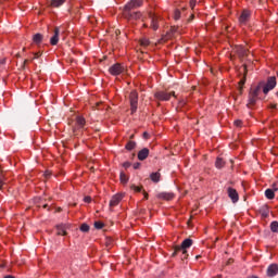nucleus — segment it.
<instances>
[{
  "instance_id": "obj_1",
  "label": "nucleus",
  "mask_w": 278,
  "mask_h": 278,
  "mask_svg": "<svg viewBox=\"0 0 278 278\" xmlns=\"http://www.w3.org/2000/svg\"><path fill=\"white\" fill-rule=\"evenodd\" d=\"M193 241L190 238L185 239L180 245L174 247V252L172 254V257H175L180 251H182L184 257H188V250L190 247H192Z\"/></svg>"
},
{
  "instance_id": "obj_2",
  "label": "nucleus",
  "mask_w": 278,
  "mask_h": 278,
  "mask_svg": "<svg viewBox=\"0 0 278 278\" xmlns=\"http://www.w3.org/2000/svg\"><path fill=\"white\" fill-rule=\"evenodd\" d=\"M276 86H277V77L269 76L266 83L263 81V92L265 94H268L270 90H275Z\"/></svg>"
},
{
  "instance_id": "obj_3",
  "label": "nucleus",
  "mask_w": 278,
  "mask_h": 278,
  "mask_svg": "<svg viewBox=\"0 0 278 278\" xmlns=\"http://www.w3.org/2000/svg\"><path fill=\"white\" fill-rule=\"evenodd\" d=\"M129 101H130V112L131 114H136L138 111V91L134 90L129 94Z\"/></svg>"
},
{
  "instance_id": "obj_4",
  "label": "nucleus",
  "mask_w": 278,
  "mask_h": 278,
  "mask_svg": "<svg viewBox=\"0 0 278 278\" xmlns=\"http://www.w3.org/2000/svg\"><path fill=\"white\" fill-rule=\"evenodd\" d=\"M154 97L157 101H170L172 97H177V96H175V91H172V92L157 91L154 93Z\"/></svg>"
},
{
  "instance_id": "obj_5",
  "label": "nucleus",
  "mask_w": 278,
  "mask_h": 278,
  "mask_svg": "<svg viewBox=\"0 0 278 278\" xmlns=\"http://www.w3.org/2000/svg\"><path fill=\"white\" fill-rule=\"evenodd\" d=\"M109 73L116 77L122 75V73H125V66H123L121 63H115L109 68Z\"/></svg>"
},
{
  "instance_id": "obj_6",
  "label": "nucleus",
  "mask_w": 278,
  "mask_h": 278,
  "mask_svg": "<svg viewBox=\"0 0 278 278\" xmlns=\"http://www.w3.org/2000/svg\"><path fill=\"white\" fill-rule=\"evenodd\" d=\"M142 7V0H130L125 7L124 12H134L137 8Z\"/></svg>"
},
{
  "instance_id": "obj_7",
  "label": "nucleus",
  "mask_w": 278,
  "mask_h": 278,
  "mask_svg": "<svg viewBox=\"0 0 278 278\" xmlns=\"http://www.w3.org/2000/svg\"><path fill=\"white\" fill-rule=\"evenodd\" d=\"M124 18L127 21H139V18H142V13L140 11H124Z\"/></svg>"
},
{
  "instance_id": "obj_8",
  "label": "nucleus",
  "mask_w": 278,
  "mask_h": 278,
  "mask_svg": "<svg viewBox=\"0 0 278 278\" xmlns=\"http://www.w3.org/2000/svg\"><path fill=\"white\" fill-rule=\"evenodd\" d=\"M227 194L232 203H238V201H240V195L238 194V191L236 189L228 187Z\"/></svg>"
},
{
  "instance_id": "obj_9",
  "label": "nucleus",
  "mask_w": 278,
  "mask_h": 278,
  "mask_svg": "<svg viewBox=\"0 0 278 278\" xmlns=\"http://www.w3.org/2000/svg\"><path fill=\"white\" fill-rule=\"evenodd\" d=\"M250 18H251V12L249 10H243L241 15L239 16L240 25H247Z\"/></svg>"
},
{
  "instance_id": "obj_10",
  "label": "nucleus",
  "mask_w": 278,
  "mask_h": 278,
  "mask_svg": "<svg viewBox=\"0 0 278 278\" xmlns=\"http://www.w3.org/2000/svg\"><path fill=\"white\" fill-rule=\"evenodd\" d=\"M58 42H60V27L54 28V35L50 38V45H52V47H55Z\"/></svg>"
},
{
  "instance_id": "obj_11",
  "label": "nucleus",
  "mask_w": 278,
  "mask_h": 278,
  "mask_svg": "<svg viewBox=\"0 0 278 278\" xmlns=\"http://www.w3.org/2000/svg\"><path fill=\"white\" fill-rule=\"evenodd\" d=\"M156 197H157V199H161L163 201H173V199H175V193H173V192H161Z\"/></svg>"
},
{
  "instance_id": "obj_12",
  "label": "nucleus",
  "mask_w": 278,
  "mask_h": 278,
  "mask_svg": "<svg viewBox=\"0 0 278 278\" xmlns=\"http://www.w3.org/2000/svg\"><path fill=\"white\" fill-rule=\"evenodd\" d=\"M122 201H123V194L117 193L113 195L110 201V207H116V205H118V203H121Z\"/></svg>"
},
{
  "instance_id": "obj_13",
  "label": "nucleus",
  "mask_w": 278,
  "mask_h": 278,
  "mask_svg": "<svg viewBox=\"0 0 278 278\" xmlns=\"http://www.w3.org/2000/svg\"><path fill=\"white\" fill-rule=\"evenodd\" d=\"M262 90H264V81H261V83H258L257 86L252 87V88L250 89V92H251L252 94H256V97H260V92H262Z\"/></svg>"
},
{
  "instance_id": "obj_14",
  "label": "nucleus",
  "mask_w": 278,
  "mask_h": 278,
  "mask_svg": "<svg viewBox=\"0 0 278 278\" xmlns=\"http://www.w3.org/2000/svg\"><path fill=\"white\" fill-rule=\"evenodd\" d=\"M278 274V265L277 264H271L267 268V277H276Z\"/></svg>"
},
{
  "instance_id": "obj_15",
  "label": "nucleus",
  "mask_w": 278,
  "mask_h": 278,
  "mask_svg": "<svg viewBox=\"0 0 278 278\" xmlns=\"http://www.w3.org/2000/svg\"><path fill=\"white\" fill-rule=\"evenodd\" d=\"M147 157H149V148H143L138 152V160H140V162H144Z\"/></svg>"
},
{
  "instance_id": "obj_16",
  "label": "nucleus",
  "mask_w": 278,
  "mask_h": 278,
  "mask_svg": "<svg viewBox=\"0 0 278 278\" xmlns=\"http://www.w3.org/2000/svg\"><path fill=\"white\" fill-rule=\"evenodd\" d=\"M66 229H68V225L61 224L56 226V236H66Z\"/></svg>"
},
{
  "instance_id": "obj_17",
  "label": "nucleus",
  "mask_w": 278,
  "mask_h": 278,
  "mask_svg": "<svg viewBox=\"0 0 278 278\" xmlns=\"http://www.w3.org/2000/svg\"><path fill=\"white\" fill-rule=\"evenodd\" d=\"M243 73H244V76L243 78L239 81V92L240 94H242V86H244L247 84V73H249V71L247 70V65H243Z\"/></svg>"
},
{
  "instance_id": "obj_18",
  "label": "nucleus",
  "mask_w": 278,
  "mask_h": 278,
  "mask_svg": "<svg viewBox=\"0 0 278 278\" xmlns=\"http://www.w3.org/2000/svg\"><path fill=\"white\" fill-rule=\"evenodd\" d=\"M84 125H86V118L78 116L76 118V127L74 128V131L75 129H84Z\"/></svg>"
},
{
  "instance_id": "obj_19",
  "label": "nucleus",
  "mask_w": 278,
  "mask_h": 278,
  "mask_svg": "<svg viewBox=\"0 0 278 278\" xmlns=\"http://www.w3.org/2000/svg\"><path fill=\"white\" fill-rule=\"evenodd\" d=\"M45 36H42V34L37 33L33 36V42H35V45L40 46L42 43Z\"/></svg>"
},
{
  "instance_id": "obj_20",
  "label": "nucleus",
  "mask_w": 278,
  "mask_h": 278,
  "mask_svg": "<svg viewBox=\"0 0 278 278\" xmlns=\"http://www.w3.org/2000/svg\"><path fill=\"white\" fill-rule=\"evenodd\" d=\"M260 214H261L262 218H268V215L270 214V210L268 208V205H263L260 208Z\"/></svg>"
},
{
  "instance_id": "obj_21",
  "label": "nucleus",
  "mask_w": 278,
  "mask_h": 278,
  "mask_svg": "<svg viewBox=\"0 0 278 278\" xmlns=\"http://www.w3.org/2000/svg\"><path fill=\"white\" fill-rule=\"evenodd\" d=\"M237 53L240 58H247L249 55V50L242 46L237 48Z\"/></svg>"
},
{
  "instance_id": "obj_22",
  "label": "nucleus",
  "mask_w": 278,
  "mask_h": 278,
  "mask_svg": "<svg viewBox=\"0 0 278 278\" xmlns=\"http://www.w3.org/2000/svg\"><path fill=\"white\" fill-rule=\"evenodd\" d=\"M150 18H151V27L154 31H157L159 29V25H157V17H155V15L150 14Z\"/></svg>"
},
{
  "instance_id": "obj_23",
  "label": "nucleus",
  "mask_w": 278,
  "mask_h": 278,
  "mask_svg": "<svg viewBox=\"0 0 278 278\" xmlns=\"http://www.w3.org/2000/svg\"><path fill=\"white\" fill-rule=\"evenodd\" d=\"M162 177V175L160 174V172H155V173H152L150 175V179L151 181H153L154 184H160V178Z\"/></svg>"
},
{
  "instance_id": "obj_24",
  "label": "nucleus",
  "mask_w": 278,
  "mask_h": 278,
  "mask_svg": "<svg viewBox=\"0 0 278 278\" xmlns=\"http://www.w3.org/2000/svg\"><path fill=\"white\" fill-rule=\"evenodd\" d=\"M260 96H256L255 93H249V105H255L257 103V99Z\"/></svg>"
},
{
  "instance_id": "obj_25",
  "label": "nucleus",
  "mask_w": 278,
  "mask_h": 278,
  "mask_svg": "<svg viewBox=\"0 0 278 278\" xmlns=\"http://www.w3.org/2000/svg\"><path fill=\"white\" fill-rule=\"evenodd\" d=\"M184 12H186V8H182L181 10L176 9L174 12L175 21H179V18H181V14H184Z\"/></svg>"
},
{
  "instance_id": "obj_26",
  "label": "nucleus",
  "mask_w": 278,
  "mask_h": 278,
  "mask_svg": "<svg viewBox=\"0 0 278 278\" xmlns=\"http://www.w3.org/2000/svg\"><path fill=\"white\" fill-rule=\"evenodd\" d=\"M265 197L266 199H269V200L275 199V190L273 189L265 190Z\"/></svg>"
},
{
  "instance_id": "obj_27",
  "label": "nucleus",
  "mask_w": 278,
  "mask_h": 278,
  "mask_svg": "<svg viewBox=\"0 0 278 278\" xmlns=\"http://www.w3.org/2000/svg\"><path fill=\"white\" fill-rule=\"evenodd\" d=\"M63 3H66V0H52L51 1L52 8H60V5H63Z\"/></svg>"
},
{
  "instance_id": "obj_28",
  "label": "nucleus",
  "mask_w": 278,
  "mask_h": 278,
  "mask_svg": "<svg viewBox=\"0 0 278 278\" xmlns=\"http://www.w3.org/2000/svg\"><path fill=\"white\" fill-rule=\"evenodd\" d=\"M125 149L127 151H134V149H136V141H128L125 146Z\"/></svg>"
},
{
  "instance_id": "obj_29",
  "label": "nucleus",
  "mask_w": 278,
  "mask_h": 278,
  "mask_svg": "<svg viewBox=\"0 0 278 278\" xmlns=\"http://www.w3.org/2000/svg\"><path fill=\"white\" fill-rule=\"evenodd\" d=\"M216 168H223L225 166V161L222 157H217L215 162Z\"/></svg>"
},
{
  "instance_id": "obj_30",
  "label": "nucleus",
  "mask_w": 278,
  "mask_h": 278,
  "mask_svg": "<svg viewBox=\"0 0 278 278\" xmlns=\"http://www.w3.org/2000/svg\"><path fill=\"white\" fill-rule=\"evenodd\" d=\"M119 179L122 184H127V181H129V177H127V175L124 172L119 174Z\"/></svg>"
},
{
  "instance_id": "obj_31",
  "label": "nucleus",
  "mask_w": 278,
  "mask_h": 278,
  "mask_svg": "<svg viewBox=\"0 0 278 278\" xmlns=\"http://www.w3.org/2000/svg\"><path fill=\"white\" fill-rule=\"evenodd\" d=\"M80 231L88 233L90 231V226L88 224H81Z\"/></svg>"
},
{
  "instance_id": "obj_32",
  "label": "nucleus",
  "mask_w": 278,
  "mask_h": 278,
  "mask_svg": "<svg viewBox=\"0 0 278 278\" xmlns=\"http://www.w3.org/2000/svg\"><path fill=\"white\" fill-rule=\"evenodd\" d=\"M270 229L274 233H278V222H273L270 224Z\"/></svg>"
},
{
  "instance_id": "obj_33",
  "label": "nucleus",
  "mask_w": 278,
  "mask_h": 278,
  "mask_svg": "<svg viewBox=\"0 0 278 278\" xmlns=\"http://www.w3.org/2000/svg\"><path fill=\"white\" fill-rule=\"evenodd\" d=\"M140 45L141 47H149V45H151V41H149V39L143 38L140 40Z\"/></svg>"
},
{
  "instance_id": "obj_34",
  "label": "nucleus",
  "mask_w": 278,
  "mask_h": 278,
  "mask_svg": "<svg viewBox=\"0 0 278 278\" xmlns=\"http://www.w3.org/2000/svg\"><path fill=\"white\" fill-rule=\"evenodd\" d=\"M8 179H5V176L0 175V190L1 188H3V186H5Z\"/></svg>"
},
{
  "instance_id": "obj_35",
  "label": "nucleus",
  "mask_w": 278,
  "mask_h": 278,
  "mask_svg": "<svg viewBox=\"0 0 278 278\" xmlns=\"http://www.w3.org/2000/svg\"><path fill=\"white\" fill-rule=\"evenodd\" d=\"M103 227H105V225L101 222H94V228L96 229H103Z\"/></svg>"
},
{
  "instance_id": "obj_36",
  "label": "nucleus",
  "mask_w": 278,
  "mask_h": 278,
  "mask_svg": "<svg viewBox=\"0 0 278 278\" xmlns=\"http://www.w3.org/2000/svg\"><path fill=\"white\" fill-rule=\"evenodd\" d=\"M131 190H135V192H142V187H138L136 185H131Z\"/></svg>"
},
{
  "instance_id": "obj_37",
  "label": "nucleus",
  "mask_w": 278,
  "mask_h": 278,
  "mask_svg": "<svg viewBox=\"0 0 278 278\" xmlns=\"http://www.w3.org/2000/svg\"><path fill=\"white\" fill-rule=\"evenodd\" d=\"M42 55V52H35L33 60H38Z\"/></svg>"
},
{
  "instance_id": "obj_38",
  "label": "nucleus",
  "mask_w": 278,
  "mask_h": 278,
  "mask_svg": "<svg viewBox=\"0 0 278 278\" xmlns=\"http://www.w3.org/2000/svg\"><path fill=\"white\" fill-rule=\"evenodd\" d=\"M195 5H197V0H190V8H191V10H194Z\"/></svg>"
},
{
  "instance_id": "obj_39",
  "label": "nucleus",
  "mask_w": 278,
  "mask_h": 278,
  "mask_svg": "<svg viewBox=\"0 0 278 278\" xmlns=\"http://www.w3.org/2000/svg\"><path fill=\"white\" fill-rule=\"evenodd\" d=\"M27 62H29V60H24L22 66H21V70L22 71H25V67L27 66Z\"/></svg>"
},
{
  "instance_id": "obj_40",
  "label": "nucleus",
  "mask_w": 278,
  "mask_h": 278,
  "mask_svg": "<svg viewBox=\"0 0 278 278\" xmlns=\"http://www.w3.org/2000/svg\"><path fill=\"white\" fill-rule=\"evenodd\" d=\"M235 125L236 127H242V121L240 119L235 121Z\"/></svg>"
},
{
  "instance_id": "obj_41",
  "label": "nucleus",
  "mask_w": 278,
  "mask_h": 278,
  "mask_svg": "<svg viewBox=\"0 0 278 278\" xmlns=\"http://www.w3.org/2000/svg\"><path fill=\"white\" fill-rule=\"evenodd\" d=\"M84 201H85V203H91L92 198H90L89 195H87V197L84 198Z\"/></svg>"
},
{
  "instance_id": "obj_42",
  "label": "nucleus",
  "mask_w": 278,
  "mask_h": 278,
  "mask_svg": "<svg viewBox=\"0 0 278 278\" xmlns=\"http://www.w3.org/2000/svg\"><path fill=\"white\" fill-rule=\"evenodd\" d=\"M129 166H131V163H130V162H125V163L123 164V167H124V168H129Z\"/></svg>"
},
{
  "instance_id": "obj_43",
  "label": "nucleus",
  "mask_w": 278,
  "mask_h": 278,
  "mask_svg": "<svg viewBox=\"0 0 278 278\" xmlns=\"http://www.w3.org/2000/svg\"><path fill=\"white\" fill-rule=\"evenodd\" d=\"M45 177H46L47 179H49V177H51V172L47 170V172L45 173Z\"/></svg>"
},
{
  "instance_id": "obj_44",
  "label": "nucleus",
  "mask_w": 278,
  "mask_h": 278,
  "mask_svg": "<svg viewBox=\"0 0 278 278\" xmlns=\"http://www.w3.org/2000/svg\"><path fill=\"white\" fill-rule=\"evenodd\" d=\"M179 253H181V256L180 258L184 261V260H188V257H186V254H184V251H180Z\"/></svg>"
},
{
  "instance_id": "obj_45",
  "label": "nucleus",
  "mask_w": 278,
  "mask_h": 278,
  "mask_svg": "<svg viewBox=\"0 0 278 278\" xmlns=\"http://www.w3.org/2000/svg\"><path fill=\"white\" fill-rule=\"evenodd\" d=\"M194 21V14H191V16L188 18V23H192Z\"/></svg>"
},
{
  "instance_id": "obj_46",
  "label": "nucleus",
  "mask_w": 278,
  "mask_h": 278,
  "mask_svg": "<svg viewBox=\"0 0 278 278\" xmlns=\"http://www.w3.org/2000/svg\"><path fill=\"white\" fill-rule=\"evenodd\" d=\"M143 138H144V140H149V132L144 131L143 132Z\"/></svg>"
},
{
  "instance_id": "obj_47",
  "label": "nucleus",
  "mask_w": 278,
  "mask_h": 278,
  "mask_svg": "<svg viewBox=\"0 0 278 278\" xmlns=\"http://www.w3.org/2000/svg\"><path fill=\"white\" fill-rule=\"evenodd\" d=\"M134 168H135V170H138V168H140V163H135Z\"/></svg>"
},
{
  "instance_id": "obj_48",
  "label": "nucleus",
  "mask_w": 278,
  "mask_h": 278,
  "mask_svg": "<svg viewBox=\"0 0 278 278\" xmlns=\"http://www.w3.org/2000/svg\"><path fill=\"white\" fill-rule=\"evenodd\" d=\"M271 190H274V192H277V190H278L277 184L273 185V189Z\"/></svg>"
},
{
  "instance_id": "obj_49",
  "label": "nucleus",
  "mask_w": 278,
  "mask_h": 278,
  "mask_svg": "<svg viewBox=\"0 0 278 278\" xmlns=\"http://www.w3.org/2000/svg\"><path fill=\"white\" fill-rule=\"evenodd\" d=\"M170 31H172V34L177 33V27H172V28H170Z\"/></svg>"
},
{
  "instance_id": "obj_50",
  "label": "nucleus",
  "mask_w": 278,
  "mask_h": 278,
  "mask_svg": "<svg viewBox=\"0 0 278 278\" xmlns=\"http://www.w3.org/2000/svg\"><path fill=\"white\" fill-rule=\"evenodd\" d=\"M179 105H180V106L186 105V101H185V100H180V101H179Z\"/></svg>"
},
{
  "instance_id": "obj_51",
  "label": "nucleus",
  "mask_w": 278,
  "mask_h": 278,
  "mask_svg": "<svg viewBox=\"0 0 278 278\" xmlns=\"http://www.w3.org/2000/svg\"><path fill=\"white\" fill-rule=\"evenodd\" d=\"M226 264H227V266H229V264H233V260L229 258Z\"/></svg>"
},
{
  "instance_id": "obj_52",
  "label": "nucleus",
  "mask_w": 278,
  "mask_h": 278,
  "mask_svg": "<svg viewBox=\"0 0 278 278\" xmlns=\"http://www.w3.org/2000/svg\"><path fill=\"white\" fill-rule=\"evenodd\" d=\"M144 199H149V193L147 191H143Z\"/></svg>"
},
{
  "instance_id": "obj_53",
  "label": "nucleus",
  "mask_w": 278,
  "mask_h": 278,
  "mask_svg": "<svg viewBox=\"0 0 278 278\" xmlns=\"http://www.w3.org/2000/svg\"><path fill=\"white\" fill-rule=\"evenodd\" d=\"M271 110H276L277 109V104H270Z\"/></svg>"
},
{
  "instance_id": "obj_54",
  "label": "nucleus",
  "mask_w": 278,
  "mask_h": 278,
  "mask_svg": "<svg viewBox=\"0 0 278 278\" xmlns=\"http://www.w3.org/2000/svg\"><path fill=\"white\" fill-rule=\"evenodd\" d=\"M200 257H201V255H197V256H195V260H200Z\"/></svg>"
},
{
  "instance_id": "obj_55",
  "label": "nucleus",
  "mask_w": 278,
  "mask_h": 278,
  "mask_svg": "<svg viewBox=\"0 0 278 278\" xmlns=\"http://www.w3.org/2000/svg\"><path fill=\"white\" fill-rule=\"evenodd\" d=\"M249 278H258L257 276H251V277H249Z\"/></svg>"
},
{
  "instance_id": "obj_56",
  "label": "nucleus",
  "mask_w": 278,
  "mask_h": 278,
  "mask_svg": "<svg viewBox=\"0 0 278 278\" xmlns=\"http://www.w3.org/2000/svg\"><path fill=\"white\" fill-rule=\"evenodd\" d=\"M61 211H62V208H61V207H59V208H58V212H61Z\"/></svg>"
},
{
  "instance_id": "obj_57",
  "label": "nucleus",
  "mask_w": 278,
  "mask_h": 278,
  "mask_svg": "<svg viewBox=\"0 0 278 278\" xmlns=\"http://www.w3.org/2000/svg\"><path fill=\"white\" fill-rule=\"evenodd\" d=\"M130 139H134V135L130 136Z\"/></svg>"
},
{
  "instance_id": "obj_58",
  "label": "nucleus",
  "mask_w": 278,
  "mask_h": 278,
  "mask_svg": "<svg viewBox=\"0 0 278 278\" xmlns=\"http://www.w3.org/2000/svg\"><path fill=\"white\" fill-rule=\"evenodd\" d=\"M43 207H48V205H47V204H45V205H43Z\"/></svg>"
},
{
  "instance_id": "obj_59",
  "label": "nucleus",
  "mask_w": 278,
  "mask_h": 278,
  "mask_svg": "<svg viewBox=\"0 0 278 278\" xmlns=\"http://www.w3.org/2000/svg\"><path fill=\"white\" fill-rule=\"evenodd\" d=\"M17 58H21V54H17Z\"/></svg>"
},
{
  "instance_id": "obj_60",
  "label": "nucleus",
  "mask_w": 278,
  "mask_h": 278,
  "mask_svg": "<svg viewBox=\"0 0 278 278\" xmlns=\"http://www.w3.org/2000/svg\"><path fill=\"white\" fill-rule=\"evenodd\" d=\"M143 27H147V24H144Z\"/></svg>"
},
{
  "instance_id": "obj_61",
  "label": "nucleus",
  "mask_w": 278,
  "mask_h": 278,
  "mask_svg": "<svg viewBox=\"0 0 278 278\" xmlns=\"http://www.w3.org/2000/svg\"><path fill=\"white\" fill-rule=\"evenodd\" d=\"M26 48H23V51H25Z\"/></svg>"
}]
</instances>
